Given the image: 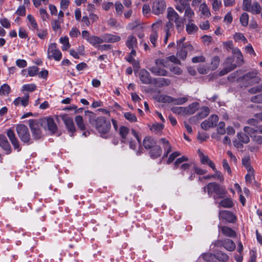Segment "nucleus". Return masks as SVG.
Instances as JSON below:
<instances>
[{"label": "nucleus", "instance_id": "cd10ccee", "mask_svg": "<svg viewBox=\"0 0 262 262\" xmlns=\"http://www.w3.org/2000/svg\"><path fill=\"white\" fill-rule=\"evenodd\" d=\"M220 229H221L223 234L226 236L233 237L236 236L235 232L228 227L221 226L220 227Z\"/></svg>", "mask_w": 262, "mask_h": 262}, {"label": "nucleus", "instance_id": "c756f323", "mask_svg": "<svg viewBox=\"0 0 262 262\" xmlns=\"http://www.w3.org/2000/svg\"><path fill=\"white\" fill-rule=\"evenodd\" d=\"M199 155L202 164H207L212 169H215L214 163L209 159L207 156L204 155L202 152H200Z\"/></svg>", "mask_w": 262, "mask_h": 262}, {"label": "nucleus", "instance_id": "37998d69", "mask_svg": "<svg viewBox=\"0 0 262 262\" xmlns=\"http://www.w3.org/2000/svg\"><path fill=\"white\" fill-rule=\"evenodd\" d=\"M220 62V59L219 56H215L212 59L210 63V69L211 70H214L216 69Z\"/></svg>", "mask_w": 262, "mask_h": 262}, {"label": "nucleus", "instance_id": "423d86ee", "mask_svg": "<svg viewBox=\"0 0 262 262\" xmlns=\"http://www.w3.org/2000/svg\"><path fill=\"white\" fill-rule=\"evenodd\" d=\"M248 92L252 94H257L250 98L251 102L262 103V84L249 89Z\"/></svg>", "mask_w": 262, "mask_h": 262}, {"label": "nucleus", "instance_id": "c9c22d12", "mask_svg": "<svg viewBox=\"0 0 262 262\" xmlns=\"http://www.w3.org/2000/svg\"><path fill=\"white\" fill-rule=\"evenodd\" d=\"M215 259L222 262H227L229 260L228 255L221 251H217L215 254Z\"/></svg>", "mask_w": 262, "mask_h": 262}, {"label": "nucleus", "instance_id": "e433bc0d", "mask_svg": "<svg viewBox=\"0 0 262 262\" xmlns=\"http://www.w3.org/2000/svg\"><path fill=\"white\" fill-rule=\"evenodd\" d=\"M192 19H189V23L186 25V31L189 34L194 33V32H196L198 30V27L195 24L192 23Z\"/></svg>", "mask_w": 262, "mask_h": 262}, {"label": "nucleus", "instance_id": "a19ab883", "mask_svg": "<svg viewBox=\"0 0 262 262\" xmlns=\"http://www.w3.org/2000/svg\"><path fill=\"white\" fill-rule=\"evenodd\" d=\"M129 133V128L124 126H121L119 128V134L121 136L122 140V142L125 143L126 136Z\"/></svg>", "mask_w": 262, "mask_h": 262}, {"label": "nucleus", "instance_id": "4d7b16f0", "mask_svg": "<svg viewBox=\"0 0 262 262\" xmlns=\"http://www.w3.org/2000/svg\"><path fill=\"white\" fill-rule=\"evenodd\" d=\"M10 92V87L7 84H3L0 88V95H6Z\"/></svg>", "mask_w": 262, "mask_h": 262}, {"label": "nucleus", "instance_id": "39448f33", "mask_svg": "<svg viewBox=\"0 0 262 262\" xmlns=\"http://www.w3.org/2000/svg\"><path fill=\"white\" fill-rule=\"evenodd\" d=\"M47 53V56L49 59L53 58L56 61H59L61 59L62 54L58 49L56 43H52L49 46Z\"/></svg>", "mask_w": 262, "mask_h": 262}, {"label": "nucleus", "instance_id": "864d4df0", "mask_svg": "<svg viewBox=\"0 0 262 262\" xmlns=\"http://www.w3.org/2000/svg\"><path fill=\"white\" fill-rule=\"evenodd\" d=\"M164 128V125L162 124L157 123L152 124L150 127V129L156 133L161 132Z\"/></svg>", "mask_w": 262, "mask_h": 262}, {"label": "nucleus", "instance_id": "f3484780", "mask_svg": "<svg viewBox=\"0 0 262 262\" xmlns=\"http://www.w3.org/2000/svg\"><path fill=\"white\" fill-rule=\"evenodd\" d=\"M258 73L256 71L250 72L243 76V79L246 80L252 79L255 83H258L260 81L259 77L257 76Z\"/></svg>", "mask_w": 262, "mask_h": 262}, {"label": "nucleus", "instance_id": "69168bd1", "mask_svg": "<svg viewBox=\"0 0 262 262\" xmlns=\"http://www.w3.org/2000/svg\"><path fill=\"white\" fill-rule=\"evenodd\" d=\"M88 41L94 47H98V38L97 36L91 35L90 38H88Z\"/></svg>", "mask_w": 262, "mask_h": 262}, {"label": "nucleus", "instance_id": "4468645a", "mask_svg": "<svg viewBox=\"0 0 262 262\" xmlns=\"http://www.w3.org/2000/svg\"><path fill=\"white\" fill-rule=\"evenodd\" d=\"M7 135L13 145L14 148L18 151H20L21 148L20 147L19 143L15 136V133L12 129H9L7 132Z\"/></svg>", "mask_w": 262, "mask_h": 262}, {"label": "nucleus", "instance_id": "5701e85b", "mask_svg": "<svg viewBox=\"0 0 262 262\" xmlns=\"http://www.w3.org/2000/svg\"><path fill=\"white\" fill-rule=\"evenodd\" d=\"M156 143V141L149 136L145 137L143 141V145L146 149H151L152 147H154Z\"/></svg>", "mask_w": 262, "mask_h": 262}, {"label": "nucleus", "instance_id": "2eb2a0df", "mask_svg": "<svg viewBox=\"0 0 262 262\" xmlns=\"http://www.w3.org/2000/svg\"><path fill=\"white\" fill-rule=\"evenodd\" d=\"M139 75L140 79L143 83L146 84L153 83V79H151L149 73L146 70H141Z\"/></svg>", "mask_w": 262, "mask_h": 262}, {"label": "nucleus", "instance_id": "c03bdc74", "mask_svg": "<svg viewBox=\"0 0 262 262\" xmlns=\"http://www.w3.org/2000/svg\"><path fill=\"white\" fill-rule=\"evenodd\" d=\"M219 204L224 208H231L233 206V202L230 198H226L222 200Z\"/></svg>", "mask_w": 262, "mask_h": 262}, {"label": "nucleus", "instance_id": "6e6552de", "mask_svg": "<svg viewBox=\"0 0 262 262\" xmlns=\"http://www.w3.org/2000/svg\"><path fill=\"white\" fill-rule=\"evenodd\" d=\"M234 59L233 57L227 58L224 63V69L219 73L220 75L223 76L235 69L238 66L236 63H234Z\"/></svg>", "mask_w": 262, "mask_h": 262}, {"label": "nucleus", "instance_id": "6e6d98bb", "mask_svg": "<svg viewBox=\"0 0 262 262\" xmlns=\"http://www.w3.org/2000/svg\"><path fill=\"white\" fill-rule=\"evenodd\" d=\"M188 101L186 97H180L178 98H173L172 103L175 105H181L186 103Z\"/></svg>", "mask_w": 262, "mask_h": 262}, {"label": "nucleus", "instance_id": "5fc2aeb1", "mask_svg": "<svg viewBox=\"0 0 262 262\" xmlns=\"http://www.w3.org/2000/svg\"><path fill=\"white\" fill-rule=\"evenodd\" d=\"M124 118L131 122H136L137 121V118L135 114L130 112H126L124 114Z\"/></svg>", "mask_w": 262, "mask_h": 262}, {"label": "nucleus", "instance_id": "dca6fc26", "mask_svg": "<svg viewBox=\"0 0 262 262\" xmlns=\"http://www.w3.org/2000/svg\"><path fill=\"white\" fill-rule=\"evenodd\" d=\"M168 21L176 22L181 19L178 13L172 7H168L167 10Z\"/></svg>", "mask_w": 262, "mask_h": 262}, {"label": "nucleus", "instance_id": "49530a36", "mask_svg": "<svg viewBox=\"0 0 262 262\" xmlns=\"http://www.w3.org/2000/svg\"><path fill=\"white\" fill-rule=\"evenodd\" d=\"M63 23V19H54L51 21V26L54 31H57L61 28V24Z\"/></svg>", "mask_w": 262, "mask_h": 262}, {"label": "nucleus", "instance_id": "79ce46f5", "mask_svg": "<svg viewBox=\"0 0 262 262\" xmlns=\"http://www.w3.org/2000/svg\"><path fill=\"white\" fill-rule=\"evenodd\" d=\"M202 257L206 262H216L215 254L205 253L202 254Z\"/></svg>", "mask_w": 262, "mask_h": 262}, {"label": "nucleus", "instance_id": "052dcab7", "mask_svg": "<svg viewBox=\"0 0 262 262\" xmlns=\"http://www.w3.org/2000/svg\"><path fill=\"white\" fill-rule=\"evenodd\" d=\"M176 28L179 33H180L184 29V21L182 18L174 22Z\"/></svg>", "mask_w": 262, "mask_h": 262}, {"label": "nucleus", "instance_id": "7c9ffc66", "mask_svg": "<svg viewBox=\"0 0 262 262\" xmlns=\"http://www.w3.org/2000/svg\"><path fill=\"white\" fill-rule=\"evenodd\" d=\"M224 247L229 251H233L235 250L236 246L233 241L226 238L224 240Z\"/></svg>", "mask_w": 262, "mask_h": 262}, {"label": "nucleus", "instance_id": "680f3d73", "mask_svg": "<svg viewBox=\"0 0 262 262\" xmlns=\"http://www.w3.org/2000/svg\"><path fill=\"white\" fill-rule=\"evenodd\" d=\"M178 50H180L178 52L177 55L178 56L183 60H184L187 56V48H178Z\"/></svg>", "mask_w": 262, "mask_h": 262}, {"label": "nucleus", "instance_id": "412c9836", "mask_svg": "<svg viewBox=\"0 0 262 262\" xmlns=\"http://www.w3.org/2000/svg\"><path fill=\"white\" fill-rule=\"evenodd\" d=\"M121 38L119 36L113 35L110 34H106L103 36V39H100L99 38V43L101 41H107L110 42H118L120 40Z\"/></svg>", "mask_w": 262, "mask_h": 262}, {"label": "nucleus", "instance_id": "1a4fd4ad", "mask_svg": "<svg viewBox=\"0 0 262 262\" xmlns=\"http://www.w3.org/2000/svg\"><path fill=\"white\" fill-rule=\"evenodd\" d=\"M162 20H159L156 23H154L151 26L152 32L149 35V39L154 48H155L157 46V42L158 38L157 30L162 26Z\"/></svg>", "mask_w": 262, "mask_h": 262}, {"label": "nucleus", "instance_id": "f704fd0d", "mask_svg": "<svg viewBox=\"0 0 262 262\" xmlns=\"http://www.w3.org/2000/svg\"><path fill=\"white\" fill-rule=\"evenodd\" d=\"M261 9V7L259 3L255 2L253 3L249 9V10H248L247 11L250 12L253 14H258L260 13Z\"/></svg>", "mask_w": 262, "mask_h": 262}, {"label": "nucleus", "instance_id": "603ef678", "mask_svg": "<svg viewBox=\"0 0 262 262\" xmlns=\"http://www.w3.org/2000/svg\"><path fill=\"white\" fill-rule=\"evenodd\" d=\"M171 110L174 114L182 115H186V109L184 107L174 106L171 107Z\"/></svg>", "mask_w": 262, "mask_h": 262}, {"label": "nucleus", "instance_id": "13d9d810", "mask_svg": "<svg viewBox=\"0 0 262 262\" xmlns=\"http://www.w3.org/2000/svg\"><path fill=\"white\" fill-rule=\"evenodd\" d=\"M188 5V4L185 3L184 1L182 3L176 4L175 5V8L179 12L182 13L184 10H185Z\"/></svg>", "mask_w": 262, "mask_h": 262}, {"label": "nucleus", "instance_id": "ddd939ff", "mask_svg": "<svg viewBox=\"0 0 262 262\" xmlns=\"http://www.w3.org/2000/svg\"><path fill=\"white\" fill-rule=\"evenodd\" d=\"M210 112V110L207 106H203L202 107L199 111L198 114L191 118H190L189 121L190 123H193L194 122L195 119H202L203 118L207 117Z\"/></svg>", "mask_w": 262, "mask_h": 262}, {"label": "nucleus", "instance_id": "f8f14e48", "mask_svg": "<svg viewBox=\"0 0 262 262\" xmlns=\"http://www.w3.org/2000/svg\"><path fill=\"white\" fill-rule=\"evenodd\" d=\"M61 118L64 122L69 133H71V136H73V133L76 131L73 119L68 115H63Z\"/></svg>", "mask_w": 262, "mask_h": 262}, {"label": "nucleus", "instance_id": "393cba45", "mask_svg": "<svg viewBox=\"0 0 262 262\" xmlns=\"http://www.w3.org/2000/svg\"><path fill=\"white\" fill-rule=\"evenodd\" d=\"M29 97L28 94L26 95L24 97H18L14 100L13 103L16 106L21 105L25 107L29 103Z\"/></svg>", "mask_w": 262, "mask_h": 262}, {"label": "nucleus", "instance_id": "bb28decb", "mask_svg": "<svg viewBox=\"0 0 262 262\" xmlns=\"http://www.w3.org/2000/svg\"><path fill=\"white\" fill-rule=\"evenodd\" d=\"M85 116L89 118L90 123L97 129L98 128V118L97 117V115L91 112H87Z\"/></svg>", "mask_w": 262, "mask_h": 262}, {"label": "nucleus", "instance_id": "2f4dec72", "mask_svg": "<svg viewBox=\"0 0 262 262\" xmlns=\"http://www.w3.org/2000/svg\"><path fill=\"white\" fill-rule=\"evenodd\" d=\"M27 18L29 21L28 26L29 28L33 30H38V25L33 16L28 14Z\"/></svg>", "mask_w": 262, "mask_h": 262}, {"label": "nucleus", "instance_id": "6ab92c4d", "mask_svg": "<svg viewBox=\"0 0 262 262\" xmlns=\"http://www.w3.org/2000/svg\"><path fill=\"white\" fill-rule=\"evenodd\" d=\"M220 214L229 223H234L236 220V216L229 211H221Z\"/></svg>", "mask_w": 262, "mask_h": 262}, {"label": "nucleus", "instance_id": "b1692460", "mask_svg": "<svg viewBox=\"0 0 262 262\" xmlns=\"http://www.w3.org/2000/svg\"><path fill=\"white\" fill-rule=\"evenodd\" d=\"M232 54L235 55L236 58V63L238 66H242L244 62V60L243 58V54L239 49L237 48H235V49H233Z\"/></svg>", "mask_w": 262, "mask_h": 262}, {"label": "nucleus", "instance_id": "7ed1b4c3", "mask_svg": "<svg viewBox=\"0 0 262 262\" xmlns=\"http://www.w3.org/2000/svg\"><path fill=\"white\" fill-rule=\"evenodd\" d=\"M29 125L34 138L35 139L41 138L42 136L41 128H43V125L40 119L39 120H30L29 121Z\"/></svg>", "mask_w": 262, "mask_h": 262}, {"label": "nucleus", "instance_id": "c85d7f7f", "mask_svg": "<svg viewBox=\"0 0 262 262\" xmlns=\"http://www.w3.org/2000/svg\"><path fill=\"white\" fill-rule=\"evenodd\" d=\"M126 45L130 49L136 48L137 47V40L136 38L133 35L128 36Z\"/></svg>", "mask_w": 262, "mask_h": 262}, {"label": "nucleus", "instance_id": "a18cd8bd", "mask_svg": "<svg viewBox=\"0 0 262 262\" xmlns=\"http://www.w3.org/2000/svg\"><path fill=\"white\" fill-rule=\"evenodd\" d=\"M238 139L242 142L244 144H247L250 142L249 136L245 133H238L237 134Z\"/></svg>", "mask_w": 262, "mask_h": 262}, {"label": "nucleus", "instance_id": "58836bf2", "mask_svg": "<svg viewBox=\"0 0 262 262\" xmlns=\"http://www.w3.org/2000/svg\"><path fill=\"white\" fill-rule=\"evenodd\" d=\"M242 164L247 171L253 170L252 166L251 165L250 158L249 156H246L243 158Z\"/></svg>", "mask_w": 262, "mask_h": 262}, {"label": "nucleus", "instance_id": "aec40b11", "mask_svg": "<svg viewBox=\"0 0 262 262\" xmlns=\"http://www.w3.org/2000/svg\"><path fill=\"white\" fill-rule=\"evenodd\" d=\"M170 83V80L167 78H159L153 79V83H154L156 86L159 88L168 86Z\"/></svg>", "mask_w": 262, "mask_h": 262}, {"label": "nucleus", "instance_id": "473e14b6", "mask_svg": "<svg viewBox=\"0 0 262 262\" xmlns=\"http://www.w3.org/2000/svg\"><path fill=\"white\" fill-rule=\"evenodd\" d=\"M199 10L201 11V15L205 16L206 17H209L211 15L210 10L205 3L201 4Z\"/></svg>", "mask_w": 262, "mask_h": 262}, {"label": "nucleus", "instance_id": "4be33fe9", "mask_svg": "<svg viewBox=\"0 0 262 262\" xmlns=\"http://www.w3.org/2000/svg\"><path fill=\"white\" fill-rule=\"evenodd\" d=\"M0 146L7 151V154L11 152V146L6 137L3 135H0Z\"/></svg>", "mask_w": 262, "mask_h": 262}, {"label": "nucleus", "instance_id": "0e129e2a", "mask_svg": "<svg viewBox=\"0 0 262 262\" xmlns=\"http://www.w3.org/2000/svg\"><path fill=\"white\" fill-rule=\"evenodd\" d=\"M39 72V68L36 66H33L28 68V74L30 76L36 75Z\"/></svg>", "mask_w": 262, "mask_h": 262}, {"label": "nucleus", "instance_id": "de8ad7c7", "mask_svg": "<svg viewBox=\"0 0 262 262\" xmlns=\"http://www.w3.org/2000/svg\"><path fill=\"white\" fill-rule=\"evenodd\" d=\"M60 42L62 45V50L63 51L67 50L70 47L69 38L67 36L62 37L59 39Z\"/></svg>", "mask_w": 262, "mask_h": 262}, {"label": "nucleus", "instance_id": "3c124183", "mask_svg": "<svg viewBox=\"0 0 262 262\" xmlns=\"http://www.w3.org/2000/svg\"><path fill=\"white\" fill-rule=\"evenodd\" d=\"M194 15V12L188 4L185 10L184 16L188 18L189 19H191Z\"/></svg>", "mask_w": 262, "mask_h": 262}, {"label": "nucleus", "instance_id": "20e7f679", "mask_svg": "<svg viewBox=\"0 0 262 262\" xmlns=\"http://www.w3.org/2000/svg\"><path fill=\"white\" fill-rule=\"evenodd\" d=\"M16 130L22 142L25 143H30L31 137L27 126L24 124H18L16 127Z\"/></svg>", "mask_w": 262, "mask_h": 262}, {"label": "nucleus", "instance_id": "4c0bfd02", "mask_svg": "<svg viewBox=\"0 0 262 262\" xmlns=\"http://www.w3.org/2000/svg\"><path fill=\"white\" fill-rule=\"evenodd\" d=\"M185 40V37H182L179 41H177L178 48H187L189 51L193 50V47L189 43H185L184 42Z\"/></svg>", "mask_w": 262, "mask_h": 262}, {"label": "nucleus", "instance_id": "9b49d317", "mask_svg": "<svg viewBox=\"0 0 262 262\" xmlns=\"http://www.w3.org/2000/svg\"><path fill=\"white\" fill-rule=\"evenodd\" d=\"M219 118L217 116L213 115L208 118V119L203 121L201 123V126L203 129L208 130L210 128L215 126Z\"/></svg>", "mask_w": 262, "mask_h": 262}, {"label": "nucleus", "instance_id": "774afa93", "mask_svg": "<svg viewBox=\"0 0 262 262\" xmlns=\"http://www.w3.org/2000/svg\"><path fill=\"white\" fill-rule=\"evenodd\" d=\"M174 25L172 22L167 21L164 26V31L165 32H171L174 29Z\"/></svg>", "mask_w": 262, "mask_h": 262}, {"label": "nucleus", "instance_id": "338daca9", "mask_svg": "<svg viewBox=\"0 0 262 262\" xmlns=\"http://www.w3.org/2000/svg\"><path fill=\"white\" fill-rule=\"evenodd\" d=\"M36 86L34 84H24L23 86L22 90L29 92H33L36 90Z\"/></svg>", "mask_w": 262, "mask_h": 262}, {"label": "nucleus", "instance_id": "ea45409f", "mask_svg": "<svg viewBox=\"0 0 262 262\" xmlns=\"http://www.w3.org/2000/svg\"><path fill=\"white\" fill-rule=\"evenodd\" d=\"M157 100L160 102L172 103L173 97L168 95H160L157 97Z\"/></svg>", "mask_w": 262, "mask_h": 262}, {"label": "nucleus", "instance_id": "e2e57ef3", "mask_svg": "<svg viewBox=\"0 0 262 262\" xmlns=\"http://www.w3.org/2000/svg\"><path fill=\"white\" fill-rule=\"evenodd\" d=\"M233 38L235 41L242 40L244 43L248 42V40L244 36L243 34L241 33H236L234 34Z\"/></svg>", "mask_w": 262, "mask_h": 262}, {"label": "nucleus", "instance_id": "a878e982", "mask_svg": "<svg viewBox=\"0 0 262 262\" xmlns=\"http://www.w3.org/2000/svg\"><path fill=\"white\" fill-rule=\"evenodd\" d=\"M162 150L160 146L156 145V144L152 147L151 150L149 152L150 157L153 159L157 158L161 156Z\"/></svg>", "mask_w": 262, "mask_h": 262}, {"label": "nucleus", "instance_id": "0eeeda50", "mask_svg": "<svg viewBox=\"0 0 262 262\" xmlns=\"http://www.w3.org/2000/svg\"><path fill=\"white\" fill-rule=\"evenodd\" d=\"M43 128L47 129L51 134H54L57 130V126L54 120L51 117L45 118L40 119Z\"/></svg>", "mask_w": 262, "mask_h": 262}, {"label": "nucleus", "instance_id": "f03ea898", "mask_svg": "<svg viewBox=\"0 0 262 262\" xmlns=\"http://www.w3.org/2000/svg\"><path fill=\"white\" fill-rule=\"evenodd\" d=\"M111 128L110 119L106 117L99 116V136L104 139L110 137Z\"/></svg>", "mask_w": 262, "mask_h": 262}, {"label": "nucleus", "instance_id": "a211bd4d", "mask_svg": "<svg viewBox=\"0 0 262 262\" xmlns=\"http://www.w3.org/2000/svg\"><path fill=\"white\" fill-rule=\"evenodd\" d=\"M161 66L156 65L155 67H151L149 70L154 74L157 76H166L167 72L164 69L162 68Z\"/></svg>", "mask_w": 262, "mask_h": 262}, {"label": "nucleus", "instance_id": "bf43d9fd", "mask_svg": "<svg viewBox=\"0 0 262 262\" xmlns=\"http://www.w3.org/2000/svg\"><path fill=\"white\" fill-rule=\"evenodd\" d=\"M240 21L242 25L246 27L248 24L249 16L247 13H243L240 17Z\"/></svg>", "mask_w": 262, "mask_h": 262}, {"label": "nucleus", "instance_id": "9d476101", "mask_svg": "<svg viewBox=\"0 0 262 262\" xmlns=\"http://www.w3.org/2000/svg\"><path fill=\"white\" fill-rule=\"evenodd\" d=\"M166 3L164 0H155L153 3L152 11L156 15L162 14L166 9Z\"/></svg>", "mask_w": 262, "mask_h": 262}, {"label": "nucleus", "instance_id": "72a5a7b5", "mask_svg": "<svg viewBox=\"0 0 262 262\" xmlns=\"http://www.w3.org/2000/svg\"><path fill=\"white\" fill-rule=\"evenodd\" d=\"M199 104L197 102H194L190 104L188 107H185L186 115L193 114L198 109Z\"/></svg>", "mask_w": 262, "mask_h": 262}, {"label": "nucleus", "instance_id": "f257e3e1", "mask_svg": "<svg viewBox=\"0 0 262 262\" xmlns=\"http://www.w3.org/2000/svg\"><path fill=\"white\" fill-rule=\"evenodd\" d=\"M205 192L207 191L208 194L211 196L214 193L217 198H223L227 193L226 189L215 182H210L203 188Z\"/></svg>", "mask_w": 262, "mask_h": 262}, {"label": "nucleus", "instance_id": "09e8293b", "mask_svg": "<svg viewBox=\"0 0 262 262\" xmlns=\"http://www.w3.org/2000/svg\"><path fill=\"white\" fill-rule=\"evenodd\" d=\"M155 64L158 66H161L162 67L166 68L169 67V60L167 57L165 59H157L155 60Z\"/></svg>", "mask_w": 262, "mask_h": 262}, {"label": "nucleus", "instance_id": "8fccbe9b", "mask_svg": "<svg viewBox=\"0 0 262 262\" xmlns=\"http://www.w3.org/2000/svg\"><path fill=\"white\" fill-rule=\"evenodd\" d=\"M75 120L77 125L81 130H84L85 129V126L82 116L80 115L76 116L75 118Z\"/></svg>", "mask_w": 262, "mask_h": 262}]
</instances>
